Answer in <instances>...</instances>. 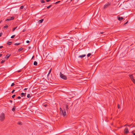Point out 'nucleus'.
<instances>
[{
    "instance_id": "31",
    "label": "nucleus",
    "mask_w": 135,
    "mask_h": 135,
    "mask_svg": "<svg viewBox=\"0 0 135 135\" xmlns=\"http://www.w3.org/2000/svg\"><path fill=\"white\" fill-rule=\"evenodd\" d=\"M23 8V6H21L20 8L21 9H22Z\"/></svg>"
},
{
    "instance_id": "4",
    "label": "nucleus",
    "mask_w": 135,
    "mask_h": 135,
    "mask_svg": "<svg viewBox=\"0 0 135 135\" xmlns=\"http://www.w3.org/2000/svg\"><path fill=\"white\" fill-rule=\"evenodd\" d=\"M110 3L109 2H108L105 5H104V8L105 9L107 8L108 6H110Z\"/></svg>"
},
{
    "instance_id": "6",
    "label": "nucleus",
    "mask_w": 135,
    "mask_h": 135,
    "mask_svg": "<svg viewBox=\"0 0 135 135\" xmlns=\"http://www.w3.org/2000/svg\"><path fill=\"white\" fill-rule=\"evenodd\" d=\"M14 17H10L9 18H8L6 20V21H8L10 20H14Z\"/></svg>"
},
{
    "instance_id": "45",
    "label": "nucleus",
    "mask_w": 135,
    "mask_h": 135,
    "mask_svg": "<svg viewBox=\"0 0 135 135\" xmlns=\"http://www.w3.org/2000/svg\"><path fill=\"white\" fill-rule=\"evenodd\" d=\"M10 102L11 103H12V100H10Z\"/></svg>"
},
{
    "instance_id": "20",
    "label": "nucleus",
    "mask_w": 135,
    "mask_h": 135,
    "mask_svg": "<svg viewBox=\"0 0 135 135\" xmlns=\"http://www.w3.org/2000/svg\"><path fill=\"white\" fill-rule=\"evenodd\" d=\"M91 55V54L90 53L88 54H87V56L88 57H90Z\"/></svg>"
},
{
    "instance_id": "50",
    "label": "nucleus",
    "mask_w": 135,
    "mask_h": 135,
    "mask_svg": "<svg viewBox=\"0 0 135 135\" xmlns=\"http://www.w3.org/2000/svg\"><path fill=\"white\" fill-rule=\"evenodd\" d=\"M24 30H23V32H24Z\"/></svg>"
},
{
    "instance_id": "32",
    "label": "nucleus",
    "mask_w": 135,
    "mask_h": 135,
    "mask_svg": "<svg viewBox=\"0 0 135 135\" xmlns=\"http://www.w3.org/2000/svg\"><path fill=\"white\" fill-rule=\"evenodd\" d=\"M60 2V1H58L55 3V4H57Z\"/></svg>"
},
{
    "instance_id": "17",
    "label": "nucleus",
    "mask_w": 135,
    "mask_h": 135,
    "mask_svg": "<svg viewBox=\"0 0 135 135\" xmlns=\"http://www.w3.org/2000/svg\"><path fill=\"white\" fill-rule=\"evenodd\" d=\"M15 110V107L14 106L12 108V110L14 112V111Z\"/></svg>"
},
{
    "instance_id": "19",
    "label": "nucleus",
    "mask_w": 135,
    "mask_h": 135,
    "mask_svg": "<svg viewBox=\"0 0 135 135\" xmlns=\"http://www.w3.org/2000/svg\"><path fill=\"white\" fill-rule=\"evenodd\" d=\"M41 2L42 3H45V1L44 0H41Z\"/></svg>"
},
{
    "instance_id": "3",
    "label": "nucleus",
    "mask_w": 135,
    "mask_h": 135,
    "mask_svg": "<svg viewBox=\"0 0 135 135\" xmlns=\"http://www.w3.org/2000/svg\"><path fill=\"white\" fill-rule=\"evenodd\" d=\"M60 77L62 79L65 80L67 79V77L65 75L63 74L61 72H60Z\"/></svg>"
},
{
    "instance_id": "11",
    "label": "nucleus",
    "mask_w": 135,
    "mask_h": 135,
    "mask_svg": "<svg viewBox=\"0 0 135 135\" xmlns=\"http://www.w3.org/2000/svg\"><path fill=\"white\" fill-rule=\"evenodd\" d=\"M26 95V93H22L21 94V96L22 97L23 96H24V97H25Z\"/></svg>"
},
{
    "instance_id": "8",
    "label": "nucleus",
    "mask_w": 135,
    "mask_h": 135,
    "mask_svg": "<svg viewBox=\"0 0 135 135\" xmlns=\"http://www.w3.org/2000/svg\"><path fill=\"white\" fill-rule=\"evenodd\" d=\"M86 56V55L85 54L83 55H82L79 56H78V57L81 58V59H82L83 57L85 56Z\"/></svg>"
},
{
    "instance_id": "43",
    "label": "nucleus",
    "mask_w": 135,
    "mask_h": 135,
    "mask_svg": "<svg viewBox=\"0 0 135 135\" xmlns=\"http://www.w3.org/2000/svg\"><path fill=\"white\" fill-rule=\"evenodd\" d=\"M51 0H46V1L47 2H49Z\"/></svg>"
},
{
    "instance_id": "16",
    "label": "nucleus",
    "mask_w": 135,
    "mask_h": 135,
    "mask_svg": "<svg viewBox=\"0 0 135 135\" xmlns=\"http://www.w3.org/2000/svg\"><path fill=\"white\" fill-rule=\"evenodd\" d=\"M17 27H18L17 26V27H15L14 28H13V29H12V31L13 32L15 30H16V28H17Z\"/></svg>"
},
{
    "instance_id": "29",
    "label": "nucleus",
    "mask_w": 135,
    "mask_h": 135,
    "mask_svg": "<svg viewBox=\"0 0 135 135\" xmlns=\"http://www.w3.org/2000/svg\"><path fill=\"white\" fill-rule=\"evenodd\" d=\"M16 95L15 94H14L12 96V98H14L15 97V96Z\"/></svg>"
},
{
    "instance_id": "35",
    "label": "nucleus",
    "mask_w": 135,
    "mask_h": 135,
    "mask_svg": "<svg viewBox=\"0 0 135 135\" xmlns=\"http://www.w3.org/2000/svg\"><path fill=\"white\" fill-rule=\"evenodd\" d=\"M26 42L27 43H28L30 42V41H29L27 40L26 41Z\"/></svg>"
},
{
    "instance_id": "2",
    "label": "nucleus",
    "mask_w": 135,
    "mask_h": 135,
    "mask_svg": "<svg viewBox=\"0 0 135 135\" xmlns=\"http://www.w3.org/2000/svg\"><path fill=\"white\" fill-rule=\"evenodd\" d=\"M5 119V114L4 113H2L0 114V120L3 121Z\"/></svg>"
},
{
    "instance_id": "28",
    "label": "nucleus",
    "mask_w": 135,
    "mask_h": 135,
    "mask_svg": "<svg viewBox=\"0 0 135 135\" xmlns=\"http://www.w3.org/2000/svg\"><path fill=\"white\" fill-rule=\"evenodd\" d=\"M15 85V84L14 83H12L11 85V86H13Z\"/></svg>"
},
{
    "instance_id": "38",
    "label": "nucleus",
    "mask_w": 135,
    "mask_h": 135,
    "mask_svg": "<svg viewBox=\"0 0 135 135\" xmlns=\"http://www.w3.org/2000/svg\"><path fill=\"white\" fill-rule=\"evenodd\" d=\"M47 104H44V107H47Z\"/></svg>"
},
{
    "instance_id": "23",
    "label": "nucleus",
    "mask_w": 135,
    "mask_h": 135,
    "mask_svg": "<svg viewBox=\"0 0 135 135\" xmlns=\"http://www.w3.org/2000/svg\"><path fill=\"white\" fill-rule=\"evenodd\" d=\"M52 6V5H50L49 6H47V9H49V8H50Z\"/></svg>"
},
{
    "instance_id": "36",
    "label": "nucleus",
    "mask_w": 135,
    "mask_h": 135,
    "mask_svg": "<svg viewBox=\"0 0 135 135\" xmlns=\"http://www.w3.org/2000/svg\"><path fill=\"white\" fill-rule=\"evenodd\" d=\"M17 98L18 99H20L21 98V97L20 96H19L17 97Z\"/></svg>"
},
{
    "instance_id": "10",
    "label": "nucleus",
    "mask_w": 135,
    "mask_h": 135,
    "mask_svg": "<svg viewBox=\"0 0 135 135\" xmlns=\"http://www.w3.org/2000/svg\"><path fill=\"white\" fill-rule=\"evenodd\" d=\"M123 19V18L122 17H118V20L119 21H121Z\"/></svg>"
},
{
    "instance_id": "18",
    "label": "nucleus",
    "mask_w": 135,
    "mask_h": 135,
    "mask_svg": "<svg viewBox=\"0 0 135 135\" xmlns=\"http://www.w3.org/2000/svg\"><path fill=\"white\" fill-rule=\"evenodd\" d=\"M12 42H8L7 43V45H11V44Z\"/></svg>"
},
{
    "instance_id": "48",
    "label": "nucleus",
    "mask_w": 135,
    "mask_h": 135,
    "mask_svg": "<svg viewBox=\"0 0 135 135\" xmlns=\"http://www.w3.org/2000/svg\"><path fill=\"white\" fill-rule=\"evenodd\" d=\"M2 21H0V23H1V22Z\"/></svg>"
},
{
    "instance_id": "30",
    "label": "nucleus",
    "mask_w": 135,
    "mask_h": 135,
    "mask_svg": "<svg viewBox=\"0 0 135 135\" xmlns=\"http://www.w3.org/2000/svg\"><path fill=\"white\" fill-rule=\"evenodd\" d=\"M5 61L4 60H2L1 62V64L2 63H3Z\"/></svg>"
},
{
    "instance_id": "1",
    "label": "nucleus",
    "mask_w": 135,
    "mask_h": 135,
    "mask_svg": "<svg viewBox=\"0 0 135 135\" xmlns=\"http://www.w3.org/2000/svg\"><path fill=\"white\" fill-rule=\"evenodd\" d=\"M60 114L63 115L64 116H65L66 115V113L65 111V109H62L61 108H60Z\"/></svg>"
},
{
    "instance_id": "22",
    "label": "nucleus",
    "mask_w": 135,
    "mask_h": 135,
    "mask_svg": "<svg viewBox=\"0 0 135 135\" xmlns=\"http://www.w3.org/2000/svg\"><path fill=\"white\" fill-rule=\"evenodd\" d=\"M28 98H30L31 97V95L30 94H28L27 96Z\"/></svg>"
},
{
    "instance_id": "33",
    "label": "nucleus",
    "mask_w": 135,
    "mask_h": 135,
    "mask_svg": "<svg viewBox=\"0 0 135 135\" xmlns=\"http://www.w3.org/2000/svg\"><path fill=\"white\" fill-rule=\"evenodd\" d=\"M118 107L119 109L120 108V106L119 104H118Z\"/></svg>"
},
{
    "instance_id": "9",
    "label": "nucleus",
    "mask_w": 135,
    "mask_h": 135,
    "mask_svg": "<svg viewBox=\"0 0 135 135\" xmlns=\"http://www.w3.org/2000/svg\"><path fill=\"white\" fill-rule=\"evenodd\" d=\"M11 55L8 54L6 56L5 58L6 59H8L10 56Z\"/></svg>"
},
{
    "instance_id": "7",
    "label": "nucleus",
    "mask_w": 135,
    "mask_h": 135,
    "mask_svg": "<svg viewBox=\"0 0 135 135\" xmlns=\"http://www.w3.org/2000/svg\"><path fill=\"white\" fill-rule=\"evenodd\" d=\"M124 133L125 134H127L128 132V129L127 128H126L124 130Z\"/></svg>"
},
{
    "instance_id": "37",
    "label": "nucleus",
    "mask_w": 135,
    "mask_h": 135,
    "mask_svg": "<svg viewBox=\"0 0 135 135\" xmlns=\"http://www.w3.org/2000/svg\"><path fill=\"white\" fill-rule=\"evenodd\" d=\"M15 91V90H13L11 92H12V93H13Z\"/></svg>"
},
{
    "instance_id": "12",
    "label": "nucleus",
    "mask_w": 135,
    "mask_h": 135,
    "mask_svg": "<svg viewBox=\"0 0 135 135\" xmlns=\"http://www.w3.org/2000/svg\"><path fill=\"white\" fill-rule=\"evenodd\" d=\"M65 106H66V110H68V109H69L68 105V104H66L65 105Z\"/></svg>"
},
{
    "instance_id": "25",
    "label": "nucleus",
    "mask_w": 135,
    "mask_h": 135,
    "mask_svg": "<svg viewBox=\"0 0 135 135\" xmlns=\"http://www.w3.org/2000/svg\"><path fill=\"white\" fill-rule=\"evenodd\" d=\"M8 27V25H6L5 26H4V28H7Z\"/></svg>"
},
{
    "instance_id": "40",
    "label": "nucleus",
    "mask_w": 135,
    "mask_h": 135,
    "mask_svg": "<svg viewBox=\"0 0 135 135\" xmlns=\"http://www.w3.org/2000/svg\"><path fill=\"white\" fill-rule=\"evenodd\" d=\"M21 71V70H18L17 72H20Z\"/></svg>"
},
{
    "instance_id": "26",
    "label": "nucleus",
    "mask_w": 135,
    "mask_h": 135,
    "mask_svg": "<svg viewBox=\"0 0 135 135\" xmlns=\"http://www.w3.org/2000/svg\"><path fill=\"white\" fill-rule=\"evenodd\" d=\"M15 36V35H12V36H11V38H14Z\"/></svg>"
},
{
    "instance_id": "44",
    "label": "nucleus",
    "mask_w": 135,
    "mask_h": 135,
    "mask_svg": "<svg viewBox=\"0 0 135 135\" xmlns=\"http://www.w3.org/2000/svg\"><path fill=\"white\" fill-rule=\"evenodd\" d=\"M104 32H100V33L101 34H103L104 33Z\"/></svg>"
},
{
    "instance_id": "5",
    "label": "nucleus",
    "mask_w": 135,
    "mask_h": 135,
    "mask_svg": "<svg viewBox=\"0 0 135 135\" xmlns=\"http://www.w3.org/2000/svg\"><path fill=\"white\" fill-rule=\"evenodd\" d=\"M129 77L131 79L132 81L133 82L134 84H135V80L133 78V76L132 75H130L129 76Z\"/></svg>"
},
{
    "instance_id": "47",
    "label": "nucleus",
    "mask_w": 135,
    "mask_h": 135,
    "mask_svg": "<svg viewBox=\"0 0 135 135\" xmlns=\"http://www.w3.org/2000/svg\"><path fill=\"white\" fill-rule=\"evenodd\" d=\"M27 89V88H25L24 89V90H25Z\"/></svg>"
},
{
    "instance_id": "51",
    "label": "nucleus",
    "mask_w": 135,
    "mask_h": 135,
    "mask_svg": "<svg viewBox=\"0 0 135 135\" xmlns=\"http://www.w3.org/2000/svg\"><path fill=\"white\" fill-rule=\"evenodd\" d=\"M24 30H23V32H24Z\"/></svg>"
},
{
    "instance_id": "27",
    "label": "nucleus",
    "mask_w": 135,
    "mask_h": 135,
    "mask_svg": "<svg viewBox=\"0 0 135 135\" xmlns=\"http://www.w3.org/2000/svg\"><path fill=\"white\" fill-rule=\"evenodd\" d=\"M18 124L19 125H21L22 124V123L21 122H18Z\"/></svg>"
},
{
    "instance_id": "14",
    "label": "nucleus",
    "mask_w": 135,
    "mask_h": 135,
    "mask_svg": "<svg viewBox=\"0 0 135 135\" xmlns=\"http://www.w3.org/2000/svg\"><path fill=\"white\" fill-rule=\"evenodd\" d=\"M43 20H44L43 19H41V20H40L39 21V22L40 23H42V22L43 21Z\"/></svg>"
},
{
    "instance_id": "46",
    "label": "nucleus",
    "mask_w": 135,
    "mask_h": 135,
    "mask_svg": "<svg viewBox=\"0 0 135 135\" xmlns=\"http://www.w3.org/2000/svg\"><path fill=\"white\" fill-rule=\"evenodd\" d=\"M2 56V54H0V57H1V56Z\"/></svg>"
},
{
    "instance_id": "13",
    "label": "nucleus",
    "mask_w": 135,
    "mask_h": 135,
    "mask_svg": "<svg viewBox=\"0 0 135 135\" xmlns=\"http://www.w3.org/2000/svg\"><path fill=\"white\" fill-rule=\"evenodd\" d=\"M23 49L21 47L19 48L18 50V52H20L21 51H22L23 50Z\"/></svg>"
},
{
    "instance_id": "21",
    "label": "nucleus",
    "mask_w": 135,
    "mask_h": 135,
    "mask_svg": "<svg viewBox=\"0 0 135 135\" xmlns=\"http://www.w3.org/2000/svg\"><path fill=\"white\" fill-rule=\"evenodd\" d=\"M51 69L49 71V72L48 74L47 75V76H48L50 74V73H51Z\"/></svg>"
},
{
    "instance_id": "52",
    "label": "nucleus",
    "mask_w": 135,
    "mask_h": 135,
    "mask_svg": "<svg viewBox=\"0 0 135 135\" xmlns=\"http://www.w3.org/2000/svg\"><path fill=\"white\" fill-rule=\"evenodd\" d=\"M71 0V1H72V0Z\"/></svg>"
},
{
    "instance_id": "15",
    "label": "nucleus",
    "mask_w": 135,
    "mask_h": 135,
    "mask_svg": "<svg viewBox=\"0 0 135 135\" xmlns=\"http://www.w3.org/2000/svg\"><path fill=\"white\" fill-rule=\"evenodd\" d=\"M37 63L36 61H35L33 63V64L34 65H37Z\"/></svg>"
},
{
    "instance_id": "24",
    "label": "nucleus",
    "mask_w": 135,
    "mask_h": 135,
    "mask_svg": "<svg viewBox=\"0 0 135 135\" xmlns=\"http://www.w3.org/2000/svg\"><path fill=\"white\" fill-rule=\"evenodd\" d=\"M20 44V43H15V45L16 46H17L19 45Z\"/></svg>"
},
{
    "instance_id": "42",
    "label": "nucleus",
    "mask_w": 135,
    "mask_h": 135,
    "mask_svg": "<svg viewBox=\"0 0 135 135\" xmlns=\"http://www.w3.org/2000/svg\"><path fill=\"white\" fill-rule=\"evenodd\" d=\"M132 134H133L134 135H135V133H134L133 132H132Z\"/></svg>"
},
{
    "instance_id": "49",
    "label": "nucleus",
    "mask_w": 135,
    "mask_h": 135,
    "mask_svg": "<svg viewBox=\"0 0 135 135\" xmlns=\"http://www.w3.org/2000/svg\"><path fill=\"white\" fill-rule=\"evenodd\" d=\"M33 56L32 57V58H33Z\"/></svg>"
},
{
    "instance_id": "41",
    "label": "nucleus",
    "mask_w": 135,
    "mask_h": 135,
    "mask_svg": "<svg viewBox=\"0 0 135 135\" xmlns=\"http://www.w3.org/2000/svg\"><path fill=\"white\" fill-rule=\"evenodd\" d=\"M128 21L124 24V25H126V24H127L128 23Z\"/></svg>"
},
{
    "instance_id": "39",
    "label": "nucleus",
    "mask_w": 135,
    "mask_h": 135,
    "mask_svg": "<svg viewBox=\"0 0 135 135\" xmlns=\"http://www.w3.org/2000/svg\"><path fill=\"white\" fill-rule=\"evenodd\" d=\"M3 47V46H0V49H2Z\"/></svg>"
},
{
    "instance_id": "34",
    "label": "nucleus",
    "mask_w": 135,
    "mask_h": 135,
    "mask_svg": "<svg viewBox=\"0 0 135 135\" xmlns=\"http://www.w3.org/2000/svg\"><path fill=\"white\" fill-rule=\"evenodd\" d=\"M2 32H1V33H0V37H1L2 35Z\"/></svg>"
}]
</instances>
